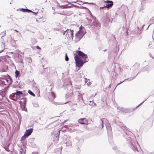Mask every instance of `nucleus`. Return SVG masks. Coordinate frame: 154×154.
<instances>
[{
  "mask_svg": "<svg viewBox=\"0 0 154 154\" xmlns=\"http://www.w3.org/2000/svg\"><path fill=\"white\" fill-rule=\"evenodd\" d=\"M87 82V79L86 78H85V83H86Z\"/></svg>",
  "mask_w": 154,
  "mask_h": 154,
  "instance_id": "obj_31",
  "label": "nucleus"
},
{
  "mask_svg": "<svg viewBox=\"0 0 154 154\" xmlns=\"http://www.w3.org/2000/svg\"><path fill=\"white\" fill-rule=\"evenodd\" d=\"M26 12H32V11H31V10H29L28 9H26Z\"/></svg>",
  "mask_w": 154,
  "mask_h": 154,
  "instance_id": "obj_25",
  "label": "nucleus"
},
{
  "mask_svg": "<svg viewBox=\"0 0 154 154\" xmlns=\"http://www.w3.org/2000/svg\"><path fill=\"white\" fill-rule=\"evenodd\" d=\"M77 94H78V97L79 99H82V94L79 93V91L77 92Z\"/></svg>",
  "mask_w": 154,
  "mask_h": 154,
  "instance_id": "obj_14",
  "label": "nucleus"
},
{
  "mask_svg": "<svg viewBox=\"0 0 154 154\" xmlns=\"http://www.w3.org/2000/svg\"><path fill=\"white\" fill-rule=\"evenodd\" d=\"M91 16L92 17V19L94 20L93 23V25L96 26H99V23L98 21L95 20V18L91 15Z\"/></svg>",
  "mask_w": 154,
  "mask_h": 154,
  "instance_id": "obj_7",
  "label": "nucleus"
},
{
  "mask_svg": "<svg viewBox=\"0 0 154 154\" xmlns=\"http://www.w3.org/2000/svg\"><path fill=\"white\" fill-rule=\"evenodd\" d=\"M22 94L23 93L22 92L18 91H17L16 92V93H14V94H18L19 95H20V94Z\"/></svg>",
  "mask_w": 154,
  "mask_h": 154,
  "instance_id": "obj_19",
  "label": "nucleus"
},
{
  "mask_svg": "<svg viewBox=\"0 0 154 154\" xmlns=\"http://www.w3.org/2000/svg\"><path fill=\"white\" fill-rule=\"evenodd\" d=\"M131 147L134 150V151H135L136 150H137V146L139 145V144L137 142L136 143H135L134 144H133L132 143H131Z\"/></svg>",
  "mask_w": 154,
  "mask_h": 154,
  "instance_id": "obj_6",
  "label": "nucleus"
},
{
  "mask_svg": "<svg viewBox=\"0 0 154 154\" xmlns=\"http://www.w3.org/2000/svg\"><path fill=\"white\" fill-rule=\"evenodd\" d=\"M68 29H64L63 30H61L60 31V32L61 33H62L63 35H65V33H66L67 32V31Z\"/></svg>",
  "mask_w": 154,
  "mask_h": 154,
  "instance_id": "obj_13",
  "label": "nucleus"
},
{
  "mask_svg": "<svg viewBox=\"0 0 154 154\" xmlns=\"http://www.w3.org/2000/svg\"><path fill=\"white\" fill-rule=\"evenodd\" d=\"M15 74L16 75V77H17L18 76V75L19 74V72L18 71H16L15 72Z\"/></svg>",
  "mask_w": 154,
  "mask_h": 154,
  "instance_id": "obj_22",
  "label": "nucleus"
},
{
  "mask_svg": "<svg viewBox=\"0 0 154 154\" xmlns=\"http://www.w3.org/2000/svg\"><path fill=\"white\" fill-rule=\"evenodd\" d=\"M26 152V150L24 148L20 149V154H25Z\"/></svg>",
  "mask_w": 154,
  "mask_h": 154,
  "instance_id": "obj_11",
  "label": "nucleus"
},
{
  "mask_svg": "<svg viewBox=\"0 0 154 154\" xmlns=\"http://www.w3.org/2000/svg\"><path fill=\"white\" fill-rule=\"evenodd\" d=\"M105 8V6H104V7H100V9H102V8Z\"/></svg>",
  "mask_w": 154,
  "mask_h": 154,
  "instance_id": "obj_35",
  "label": "nucleus"
},
{
  "mask_svg": "<svg viewBox=\"0 0 154 154\" xmlns=\"http://www.w3.org/2000/svg\"><path fill=\"white\" fill-rule=\"evenodd\" d=\"M79 2L80 3V4H82V2L81 1H79Z\"/></svg>",
  "mask_w": 154,
  "mask_h": 154,
  "instance_id": "obj_36",
  "label": "nucleus"
},
{
  "mask_svg": "<svg viewBox=\"0 0 154 154\" xmlns=\"http://www.w3.org/2000/svg\"><path fill=\"white\" fill-rule=\"evenodd\" d=\"M63 127L66 128H68L69 126L68 125H65L64 126H63Z\"/></svg>",
  "mask_w": 154,
  "mask_h": 154,
  "instance_id": "obj_26",
  "label": "nucleus"
},
{
  "mask_svg": "<svg viewBox=\"0 0 154 154\" xmlns=\"http://www.w3.org/2000/svg\"><path fill=\"white\" fill-rule=\"evenodd\" d=\"M78 122L79 123L85 124L87 123V121L86 119L82 118L79 119L78 121Z\"/></svg>",
  "mask_w": 154,
  "mask_h": 154,
  "instance_id": "obj_8",
  "label": "nucleus"
},
{
  "mask_svg": "<svg viewBox=\"0 0 154 154\" xmlns=\"http://www.w3.org/2000/svg\"><path fill=\"white\" fill-rule=\"evenodd\" d=\"M26 97H23L22 98L21 100L20 101V103L21 104V103H22L24 105L26 106Z\"/></svg>",
  "mask_w": 154,
  "mask_h": 154,
  "instance_id": "obj_9",
  "label": "nucleus"
},
{
  "mask_svg": "<svg viewBox=\"0 0 154 154\" xmlns=\"http://www.w3.org/2000/svg\"><path fill=\"white\" fill-rule=\"evenodd\" d=\"M73 30L68 29L66 34V38L68 40H72L73 37Z\"/></svg>",
  "mask_w": 154,
  "mask_h": 154,
  "instance_id": "obj_3",
  "label": "nucleus"
},
{
  "mask_svg": "<svg viewBox=\"0 0 154 154\" xmlns=\"http://www.w3.org/2000/svg\"><path fill=\"white\" fill-rule=\"evenodd\" d=\"M28 92L30 94L33 96H35V94H33L30 90L28 91Z\"/></svg>",
  "mask_w": 154,
  "mask_h": 154,
  "instance_id": "obj_20",
  "label": "nucleus"
},
{
  "mask_svg": "<svg viewBox=\"0 0 154 154\" xmlns=\"http://www.w3.org/2000/svg\"><path fill=\"white\" fill-rule=\"evenodd\" d=\"M5 80L6 81V83H8L9 80L8 79H5Z\"/></svg>",
  "mask_w": 154,
  "mask_h": 154,
  "instance_id": "obj_28",
  "label": "nucleus"
},
{
  "mask_svg": "<svg viewBox=\"0 0 154 154\" xmlns=\"http://www.w3.org/2000/svg\"><path fill=\"white\" fill-rule=\"evenodd\" d=\"M5 44L2 42L1 45V50H0V53L3 51L5 49Z\"/></svg>",
  "mask_w": 154,
  "mask_h": 154,
  "instance_id": "obj_12",
  "label": "nucleus"
},
{
  "mask_svg": "<svg viewBox=\"0 0 154 154\" xmlns=\"http://www.w3.org/2000/svg\"><path fill=\"white\" fill-rule=\"evenodd\" d=\"M14 97H15V98H14L12 100L14 101H16L18 99H19L20 97V95L18 94H14Z\"/></svg>",
  "mask_w": 154,
  "mask_h": 154,
  "instance_id": "obj_10",
  "label": "nucleus"
},
{
  "mask_svg": "<svg viewBox=\"0 0 154 154\" xmlns=\"http://www.w3.org/2000/svg\"><path fill=\"white\" fill-rule=\"evenodd\" d=\"M76 53L79 55H76L74 57L76 67L82 66L84 63L88 62V59L86 54L80 51H76Z\"/></svg>",
  "mask_w": 154,
  "mask_h": 154,
  "instance_id": "obj_1",
  "label": "nucleus"
},
{
  "mask_svg": "<svg viewBox=\"0 0 154 154\" xmlns=\"http://www.w3.org/2000/svg\"><path fill=\"white\" fill-rule=\"evenodd\" d=\"M26 9H21V11H22L23 12H26Z\"/></svg>",
  "mask_w": 154,
  "mask_h": 154,
  "instance_id": "obj_23",
  "label": "nucleus"
},
{
  "mask_svg": "<svg viewBox=\"0 0 154 154\" xmlns=\"http://www.w3.org/2000/svg\"><path fill=\"white\" fill-rule=\"evenodd\" d=\"M1 95V94H0V95Z\"/></svg>",
  "mask_w": 154,
  "mask_h": 154,
  "instance_id": "obj_42",
  "label": "nucleus"
},
{
  "mask_svg": "<svg viewBox=\"0 0 154 154\" xmlns=\"http://www.w3.org/2000/svg\"><path fill=\"white\" fill-rule=\"evenodd\" d=\"M135 78V77H131V78H128V79H125L123 81L121 82L120 83H119L118 85L121 84V83L123 82L124 81H125V80H128L129 81H131V80H133V79H134Z\"/></svg>",
  "mask_w": 154,
  "mask_h": 154,
  "instance_id": "obj_15",
  "label": "nucleus"
},
{
  "mask_svg": "<svg viewBox=\"0 0 154 154\" xmlns=\"http://www.w3.org/2000/svg\"><path fill=\"white\" fill-rule=\"evenodd\" d=\"M32 13H33L34 14H36V13H35V12H32Z\"/></svg>",
  "mask_w": 154,
  "mask_h": 154,
  "instance_id": "obj_34",
  "label": "nucleus"
},
{
  "mask_svg": "<svg viewBox=\"0 0 154 154\" xmlns=\"http://www.w3.org/2000/svg\"><path fill=\"white\" fill-rule=\"evenodd\" d=\"M15 31L18 32V31L17 30H15Z\"/></svg>",
  "mask_w": 154,
  "mask_h": 154,
  "instance_id": "obj_38",
  "label": "nucleus"
},
{
  "mask_svg": "<svg viewBox=\"0 0 154 154\" xmlns=\"http://www.w3.org/2000/svg\"><path fill=\"white\" fill-rule=\"evenodd\" d=\"M26 137V135L25 134H24V135L20 139V141H23L24 140L26 137Z\"/></svg>",
  "mask_w": 154,
  "mask_h": 154,
  "instance_id": "obj_17",
  "label": "nucleus"
},
{
  "mask_svg": "<svg viewBox=\"0 0 154 154\" xmlns=\"http://www.w3.org/2000/svg\"><path fill=\"white\" fill-rule=\"evenodd\" d=\"M94 105H95L96 106V103L94 104Z\"/></svg>",
  "mask_w": 154,
  "mask_h": 154,
  "instance_id": "obj_40",
  "label": "nucleus"
},
{
  "mask_svg": "<svg viewBox=\"0 0 154 154\" xmlns=\"http://www.w3.org/2000/svg\"><path fill=\"white\" fill-rule=\"evenodd\" d=\"M36 48L38 49H41L38 46H36Z\"/></svg>",
  "mask_w": 154,
  "mask_h": 154,
  "instance_id": "obj_30",
  "label": "nucleus"
},
{
  "mask_svg": "<svg viewBox=\"0 0 154 154\" xmlns=\"http://www.w3.org/2000/svg\"><path fill=\"white\" fill-rule=\"evenodd\" d=\"M58 134H59H59H60V131L59 130L58 131Z\"/></svg>",
  "mask_w": 154,
  "mask_h": 154,
  "instance_id": "obj_37",
  "label": "nucleus"
},
{
  "mask_svg": "<svg viewBox=\"0 0 154 154\" xmlns=\"http://www.w3.org/2000/svg\"><path fill=\"white\" fill-rule=\"evenodd\" d=\"M23 110L25 111H27V109L25 107V106L24 105V106L23 107Z\"/></svg>",
  "mask_w": 154,
  "mask_h": 154,
  "instance_id": "obj_24",
  "label": "nucleus"
},
{
  "mask_svg": "<svg viewBox=\"0 0 154 154\" xmlns=\"http://www.w3.org/2000/svg\"><path fill=\"white\" fill-rule=\"evenodd\" d=\"M85 3H88V2H87V3H86V2H85Z\"/></svg>",
  "mask_w": 154,
  "mask_h": 154,
  "instance_id": "obj_41",
  "label": "nucleus"
},
{
  "mask_svg": "<svg viewBox=\"0 0 154 154\" xmlns=\"http://www.w3.org/2000/svg\"><path fill=\"white\" fill-rule=\"evenodd\" d=\"M91 83L90 82H89L87 84V85H88V86H89L90 85H91Z\"/></svg>",
  "mask_w": 154,
  "mask_h": 154,
  "instance_id": "obj_27",
  "label": "nucleus"
},
{
  "mask_svg": "<svg viewBox=\"0 0 154 154\" xmlns=\"http://www.w3.org/2000/svg\"><path fill=\"white\" fill-rule=\"evenodd\" d=\"M105 2L106 3H109L110 4H107L105 7L107 8H109L111 7L113 5V2L112 1L107 0L105 1Z\"/></svg>",
  "mask_w": 154,
  "mask_h": 154,
  "instance_id": "obj_4",
  "label": "nucleus"
},
{
  "mask_svg": "<svg viewBox=\"0 0 154 154\" xmlns=\"http://www.w3.org/2000/svg\"><path fill=\"white\" fill-rule=\"evenodd\" d=\"M106 127L107 128H108V127H108V126L109 125V124H106Z\"/></svg>",
  "mask_w": 154,
  "mask_h": 154,
  "instance_id": "obj_32",
  "label": "nucleus"
},
{
  "mask_svg": "<svg viewBox=\"0 0 154 154\" xmlns=\"http://www.w3.org/2000/svg\"><path fill=\"white\" fill-rule=\"evenodd\" d=\"M33 131L32 128H30L26 130L24 133V134L26 135V137H28L32 133Z\"/></svg>",
  "mask_w": 154,
  "mask_h": 154,
  "instance_id": "obj_5",
  "label": "nucleus"
},
{
  "mask_svg": "<svg viewBox=\"0 0 154 154\" xmlns=\"http://www.w3.org/2000/svg\"><path fill=\"white\" fill-rule=\"evenodd\" d=\"M65 59L66 61H67L69 60V59L66 54H65Z\"/></svg>",
  "mask_w": 154,
  "mask_h": 154,
  "instance_id": "obj_21",
  "label": "nucleus"
},
{
  "mask_svg": "<svg viewBox=\"0 0 154 154\" xmlns=\"http://www.w3.org/2000/svg\"><path fill=\"white\" fill-rule=\"evenodd\" d=\"M32 154H38V153L37 152H33Z\"/></svg>",
  "mask_w": 154,
  "mask_h": 154,
  "instance_id": "obj_29",
  "label": "nucleus"
},
{
  "mask_svg": "<svg viewBox=\"0 0 154 154\" xmlns=\"http://www.w3.org/2000/svg\"><path fill=\"white\" fill-rule=\"evenodd\" d=\"M150 45V44H149V47Z\"/></svg>",
  "mask_w": 154,
  "mask_h": 154,
  "instance_id": "obj_39",
  "label": "nucleus"
},
{
  "mask_svg": "<svg viewBox=\"0 0 154 154\" xmlns=\"http://www.w3.org/2000/svg\"><path fill=\"white\" fill-rule=\"evenodd\" d=\"M145 101H143L141 103H140L137 107L139 106L142 103H143Z\"/></svg>",
  "mask_w": 154,
  "mask_h": 154,
  "instance_id": "obj_33",
  "label": "nucleus"
},
{
  "mask_svg": "<svg viewBox=\"0 0 154 154\" xmlns=\"http://www.w3.org/2000/svg\"><path fill=\"white\" fill-rule=\"evenodd\" d=\"M101 121L102 123V125H103V126H102V128L103 127V122H107L108 121L106 119H101Z\"/></svg>",
  "mask_w": 154,
  "mask_h": 154,
  "instance_id": "obj_18",
  "label": "nucleus"
},
{
  "mask_svg": "<svg viewBox=\"0 0 154 154\" xmlns=\"http://www.w3.org/2000/svg\"><path fill=\"white\" fill-rule=\"evenodd\" d=\"M50 94L51 96L52 97L51 99H54L55 97V94L53 92H51Z\"/></svg>",
  "mask_w": 154,
  "mask_h": 154,
  "instance_id": "obj_16",
  "label": "nucleus"
},
{
  "mask_svg": "<svg viewBox=\"0 0 154 154\" xmlns=\"http://www.w3.org/2000/svg\"><path fill=\"white\" fill-rule=\"evenodd\" d=\"M85 33L84 28L82 26L79 28V29L75 35V41L76 42L79 41Z\"/></svg>",
  "mask_w": 154,
  "mask_h": 154,
  "instance_id": "obj_2",
  "label": "nucleus"
}]
</instances>
